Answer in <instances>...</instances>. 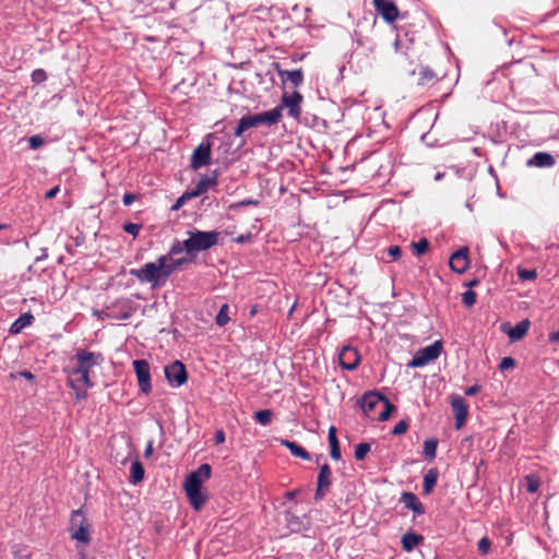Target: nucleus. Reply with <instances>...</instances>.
Wrapping results in <instances>:
<instances>
[{
    "mask_svg": "<svg viewBox=\"0 0 559 559\" xmlns=\"http://www.w3.org/2000/svg\"><path fill=\"white\" fill-rule=\"evenodd\" d=\"M29 148L37 150L44 144V139L40 135H33L28 139Z\"/></svg>",
    "mask_w": 559,
    "mask_h": 559,
    "instance_id": "nucleus-45",
    "label": "nucleus"
},
{
    "mask_svg": "<svg viewBox=\"0 0 559 559\" xmlns=\"http://www.w3.org/2000/svg\"><path fill=\"white\" fill-rule=\"evenodd\" d=\"M104 316L107 317V318H116V319L126 320V319H129L130 313L124 312V313H122L120 316H114L110 312H105Z\"/></svg>",
    "mask_w": 559,
    "mask_h": 559,
    "instance_id": "nucleus-56",
    "label": "nucleus"
},
{
    "mask_svg": "<svg viewBox=\"0 0 559 559\" xmlns=\"http://www.w3.org/2000/svg\"><path fill=\"white\" fill-rule=\"evenodd\" d=\"M211 466L204 463L189 474L185 481L186 493L195 510H200L206 501V497L202 493V484L211 477Z\"/></svg>",
    "mask_w": 559,
    "mask_h": 559,
    "instance_id": "nucleus-2",
    "label": "nucleus"
},
{
    "mask_svg": "<svg viewBox=\"0 0 559 559\" xmlns=\"http://www.w3.org/2000/svg\"><path fill=\"white\" fill-rule=\"evenodd\" d=\"M217 185V171L215 170L212 176L202 177L199 182L195 185L194 189L190 192H187V195L190 197H199L202 193L206 192L209 188Z\"/></svg>",
    "mask_w": 559,
    "mask_h": 559,
    "instance_id": "nucleus-21",
    "label": "nucleus"
},
{
    "mask_svg": "<svg viewBox=\"0 0 559 559\" xmlns=\"http://www.w3.org/2000/svg\"><path fill=\"white\" fill-rule=\"evenodd\" d=\"M538 481L537 480H534V479H528V484H527V491L528 492H535L537 491L538 489Z\"/></svg>",
    "mask_w": 559,
    "mask_h": 559,
    "instance_id": "nucleus-53",
    "label": "nucleus"
},
{
    "mask_svg": "<svg viewBox=\"0 0 559 559\" xmlns=\"http://www.w3.org/2000/svg\"><path fill=\"white\" fill-rule=\"evenodd\" d=\"M253 418L262 426L271 424L273 418V412L271 409H261L253 414Z\"/></svg>",
    "mask_w": 559,
    "mask_h": 559,
    "instance_id": "nucleus-32",
    "label": "nucleus"
},
{
    "mask_svg": "<svg viewBox=\"0 0 559 559\" xmlns=\"http://www.w3.org/2000/svg\"><path fill=\"white\" fill-rule=\"evenodd\" d=\"M394 47H395L396 50H399V47H400V40L399 39H396L394 41Z\"/></svg>",
    "mask_w": 559,
    "mask_h": 559,
    "instance_id": "nucleus-64",
    "label": "nucleus"
},
{
    "mask_svg": "<svg viewBox=\"0 0 559 559\" xmlns=\"http://www.w3.org/2000/svg\"><path fill=\"white\" fill-rule=\"evenodd\" d=\"M556 164L555 157L548 152H537L527 162L528 167L549 168Z\"/></svg>",
    "mask_w": 559,
    "mask_h": 559,
    "instance_id": "nucleus-20",
    "label": "nucleus"
},
{
    "mask_svg": "<svg viewBox=\"0 0 559 559\" xmlns=\"http://www.w3.org/2000/svg\"><path fill=\"white\" fill-rule=\"evenodd\" d=\"M451 407L455 416V428L461 429L465 424L468 415V405L460 395L452 397Z\"/></svg>",
    "mask_w": 559,
    "mask_h": 559,
    "instance_id": "nucleus-16",
    "label": "nucleus"
},
{
    "mask_svg": "<svg viewBox=\"0 0 559 559\" xmlns=\"http://www.w3.org/2000/svg\"><path fill=\"white\" fill-rule=\"evenodd\" d=\"M255 313H257V306H252L250 311H249V316L253 317V316H255Z\"/></svg>",
    "mask_w": 559,
    "mask_h": 559,
    "instance_id": "nucleus-61",
    "label": "nucleus"
},
{
    "mask_svg": "<svg viewBox=\"0 0 559 559\" xmlns=\"http://www.w3.org/2000/svg\"><path fill=\"white\" fill-rule=\"evenodd\" d=\"M328 439H329L330 447L334 445V444L335 445L340 444L337 437H336V428L334 426H331L329 428Z\"/></svg>",
    "mask_w": 559,
    "mask_h": 559,
    "instance_id": "nucleus-46",
    "label": "nucleus"
},
{
    "mask_svg": "<svg viewBox=\"0 0 559 559\" xmlns=\"http://www.w3.org/2000/svg\"><path fill=\"white\" fill-rule=\"evenodd\" d=\"M476 293L468 289L462 294V302L465 307L471 308L476 304Z\"/></svg>",
    "mask_w": 559,
    "mask_h": 559,
    "instance_id": "nucleus-37",
    "label": "nucleus"
},
{
    "mask_svg": "<svg viewBox=\"0 0 559 559\" xmlns=\"http://www.w3.org/2000/svg\"><path fill=\"white\" fill-rule=\"evenodd\" d=\"M94 314L97 316L100 319H104L103 312L98 310H94Z\"/></svg>",
    "mask_w": 559,
    "mask_h": 559,
    "instance_id": "nucleus-63",
    "label": "nucleus"
},
{
    "mask_svg": "<svg viewBox=\"0 0 559 559\" xmlns=\"http://www.w3.org/2000/svg\"><path fill=\"white\" fill-rule=\"evenodd\" d=\"M340 366L345 370H355L360 362V355L355 347L349 345L343 346L338 354Z\"/></svg>",
    "mask_w": 559,
    "mask_h": 559,
    "instance_id": "nucleus-13",
    "label": "nucleus"
},
{
    "mask_svg": "<svg viewBox=\"0 0 559 559\" xmlns=\"http://www.w3.org/2000/svg\"><path fill=\"white\" fill-rule=\"evenodd\" d=\"M257 204H258V201L251 200V199H247V200H242L239 203H237L236 206H247V205H257Z\"/></svg>",
    "mask_w": 559,
    "mask_h": 559,
    "instance_id": "nucleus-57",
    "label": "nucleus"
},
{
    "mask_svg": "<svg viewBox=\"0 0 559 559\" xmlns=\"http://www.w3.org/2000/svg\"><path fill=\"white\" fill-rule=\"evenodd\" d=\"M183 243H185V240L183 241L175 240L171 243L168 252L165 255L171 259L174 255L182 253L183 251H186V245H183Z\"/></svg>",
    "mask_w": 559,
    "mask_h": 559,
    "instance_id": "nucleus-35",
    "label": "nucleus"
},
{
    "mask_svg": "<svg viewBox=\"0 0 559 559\" xmlns=\"http://www.w3.org/2000/svg\"><path fill=\"white\" fill-rule=\"evenodd\" d=\"M140 229H141V225L135 224V223H127L123 225V230L126 233L132 235L133 237L138 236Z\"/></svg>",
    "mask_w": 559,
    "mask_h": 559,
    "instance_id": "nucleus-43",
    "label": "nucleus"
},
{
    "mask_svg": "<svg viewBox=\"0 0 559 559\" xmlns=\"http://www.w3.org/2000/svg\"><path fill=\"white\" fill-rule=\"evenodd\" d=\"M32 81L34 83H41L47 80V73L43 69H36L32 72Z\"/></svg>",
    "mask_w": 559,
    "mask_h": 559,
    "instance_id": "nucleus-42",
    "label": "nucleus"
},
{
    "mask_svg": "<svg viewBox=\"0 0 559 559\" xmlns=\"http://www.w3.org/2000/svg\"><path fill=\"white\" fill-rule=\"evenodd\" d=\"M169 260H170V258H168L166 255H160L156 260L163 286L166 284V282L170 277V275L173 273H175V270H173V267H171V263L168 262Z\"/></svg>",
    "mask_w": 559,
    "mask_h": 559,
    "instance_id": "nucleus-24",
    "label": "nucleus"
},
{
    "mask_svg": "<svg viewBox=\"0 0 559 559\" xmlns=\"http://www.w3.org/2000/svg\"><path fill=\"white\" fill-rule=\"evenodd\" d=\"M549 341L552 343H559V330L549 336Z\"/></svg>",
    "mask_w": 559,
    "mask_h": 559,
    "instance_id": "nucleus-59",
    "label": "nucleus"
},
{
    "mask_svg": "<svg viewBox=\"0 0 559 559\" xmlns=\"http://www.w3.org/2000/svg\"><path fill=\"white\" fill-rule=\"evenodd\" d=\"M193 197L187 195V192L183 193L181 197H179L176 201V203L173 205L171 210L177 211L179 210L187 200L192 199Z\"/></svg>",
    "mask_w": 559,
    "mask_h": 559,
    "instance_id": "nucleus-48",
    "label": "nucleus"
},
{
    "mask_svg": "<svg viewBox=\"0 0 559 559\" xmlns=\"http://www.w3.org/2000/svg\"><path fill=\"white\" fill-rule=\"evenodd\" d=\"M374 10L389 24H392L399 17L400 11L392 0H372Z\"/></svg>",
    "mask_w": 559,
    "mask_h": 559,
    "instance_id": "nucleus-11",
    "label": "nucleus"
},
{
    "mask_svg": "<svg viewBox=\"0 0 559 559\" xmlns=\"http://www.w3.org/2000/svg\"><path fill=\"white\" fill-rule=\"evenodd\" d=\"M282 444L286 447L294 456L300 457L302 460H310L309 452L299 444H297L296 442L289 440H282Z\"/></svg>",
    "mask_w": 559,
    "mask_h": 559,
    "instance_id": "nucleus-28",
    "label": "nucleus"
},
{
    "mask_svg": "<svg viewBox=\"0 0 559 559\" xmlns=\"http://www.w3.org/2000/svg\"><path fill=\"white\" fill-rule=\"evenodd\" d=\"M71 538L84 544H90V524L81 509L74 510L70 520Z\"/></svg>",
    "mask_w": 559,
    "mask_h": 559,
    "instance_id": "nucleus-7",
    "label": "nucleus"
},
{
    "mask_svg": "<svg viewBox=\"0 0 559 559\" xmlns=\"http://www.w3.org/2000/svg\"><path fill=\"white\" fill-rule=\"evenodd\" d=\"M408 427H409V419H402L394 426V428L392 429L391 432L394 436H400V435L405 433L407 431Z\"/></svg>",
    "mask_w": 559,
    "mask_h": 559,
    "instance_id": "nucleus-38",
    "label": "nucleus"
},
{
    "mask_svg": "<svg viewBox=\"0 0 559 559\" xmlns=\"http://www.w3.org/2000/svg\"><path fill=\"white\" fill-rule=\"evenodd\" d=\"M330 455L335 461L341 459L342 453H341L340 444H337V445L334 444V445L330 447Z\"/></svg>",
    "mask_w": 559,
    "mask_h": 559,
    "instance_id": "nucleus-49",
    "label": "nucleus"
},
{
    "mask_svg": "<svg viewBox=\"0 0 559 559\" xmlns=\"http://www.w3.org/2000/svg\"><path fill=\"white\" fill-rule=\"evenodd\" d=\"M401 253H402V250L399 246L394 245V246H390L388 248V254L393 259V260H396L401 257Z\"/></svg>",
    "mask_w": 559,
    "mask_h": 559,
    "instance_id": "nucleus-47",
    "label": "nucleus"
},
{
    "mask_svg": "<svg viewBox=\"0 0 559 559\" xmlns=\"http://www.w3.org/2000/svg\"><path fill=\"white\" fill-rule=\"evenodd\" d=\"M478 284H479V280L478 278H473L469 282L465 283V286L472 288V287L477 286Z\"/></svg>",
    "mask_w": 559,
    "mask_h": 559,
    "instance_id": "nucleus-60",
    "label": "nucleus"
},
{
    "mask_svg": "<svg viewBox=\"0 0 559 559\" xmlns=\"http://www.w3.org/2000/svg\"><path fill=\"white\" fill-rule=\"evenodd\" d=\"M477 548L481 555H488L491 548V540L487 536L480 538L477 543Z\"/></svg>",
    "mask_w": 559,
    "mask_h": 559,
    "instance_id": "nucleus-39",
    "label": "nucleus"
},
{
    "mask_svg": "<svg viewBox=\"0 0 559 559\" xmlns=\"http://www.w3.org/2000/svg\"><path fill=\"white\" fill-rule=\"evenodd\" d=\"M188 238L185 240L186 253L205 251L218 243L219 233L216 230L201 231L198 229L188 230Z\"/></svg>",
    "mask_w": 559,
    "mask_h": 559,
    "instance_id": "nucleus-4",
    "label": "nucleus"
},
{
    "mask_svg": "<svg viewBox=\"0 0 559 559\" xmlns=\"http://www.w3.org/2000/svg\"><path fill=\"white\" fill-rule=\"evenodd\" d=\"M480 390V386L475 384L465 389V394L468 396L475 395Z\"/></svg>",
    "mask_w": 559,
    "mask_h": 559,
    "instance_id": "nucleus-54",
    "label": "nucleus"
},
{
    "mask_svg": "<svg viewBox=\"0 0 559 559\" xmlns=\"http://www.w3.org/2000/svg\"><path fill=\"white\" fill-rule=\"evenodd\" d=\"M251 128H258L253 115H246L240 118L237 128L235 129L234 135L240 138L247 130Z\"/></svg>",
    "mask_w": 559,
    "mask_h": 559,
    "instance_id": "nucleus-26",
    "label": "nucleus"
},
{
    "mask_svg": "<svg viewBox=\"0 0 559 559\" xmlns=\"http://www.w3.org/2000/svg\"><path fill=\"white\" fill-rule=\"evenodd\" d=\"M468 265L469 260L467 247H462L451 254L449 266L453 272L463 274L468 269Z\"/></svg>",
    "mask_w": 559,
    "mask_h": 559,
    "instance_id": "nucleus-15",
    "label": "nucleus"
},
{
    "mask_svg": "<svg viewBox=\"0 0 559 559\" xmlns=\"http://www.w3.org/2000/svg\"><path fill=\"white\" fill-rule=\"evenodd\" d=\"M153 454V440H150L144 450V457L148 459Z\"/></svg>",
    "mask_w": 559,
    "mask_h": 559,
    "instance_id": "nucleus-55",
    "label": "nucleus"
},
{
    "mask_svg": "<svg viewBox=\"0 0 559 559\" xmlns=\"http://www.w3.org/2000/svg\"><path fill=\"white\" fill-rule=\"evenodd\" d=\"M424 540L421 535L415 534L413 532H408L402 537V547L405 551H412L418 544Z\"/></svg>",
    "mask_w": 559,
    "mask_h": 559,
    "instance_id": "nucleus-27",
    "label": "nucleus"
},
{
    "mask_svg": "<svg viewBox=\"0 0 559 559\" xmlns=\"http://www.w3.org/2000/svg\"><path fill=\"white\" fill-rule=\"evenodd\" d=\"M214 442L215 444H222L225 442V432L222 429L215 431Z\"/></svg>",
    "mask_w": 559,
    "mask_h": 559,
    "instance_id": "nucleus-51",
    "label": "nucleus"
},
{
    "mask_svg": "<svg viewBox=\"0 0 559 559\" xmlns=\"http://www.w3.org/2000/svg\"><path fill=\"white\" fill-rule=\"evenodd\" d=\"M429 241L426 238H420L418 241L412 242V247L417 255H421L429 250Z\"/></svg>",
    "mask_w": 559,
    "mask_h": 559,
    "instance_id": "nucleus-34",
    "label": "nucleus"
},
{
    "mask_svg": "<svg viewBox=\"0 0 559 559\" xmlns=\"http://www.w3.org/2000/svg\"><path fill=\"white\" fill-rule=\"evenodd\" d=\"M515 366V359L508 356V357H503L499 364V369L500 370H507V369H510V368H513Z\"/></svg>",
    "mask_w": 559,
    "mask_h": 559,
    "instance_id": "nucleus-44",
    "label": "nucleus"
},
{
    "mask_svg": "<svg viewBox=\"0 0 559 559\" xmlns=\"http://www.w3.org/2000/svg\"><path fill=\"white\" fill-rule=\"evenodd\" d=\"M273 66L283 83L289 81L294 87H298L304 83V72L301 69L288 71L283 70L280 63H274Z\"/></svg>",
    "mask_w": 559,
    "mask_h": 559,
    "instance_id": "nucleus-17",
    "label": "nucleus"
},
{
    "mask_svg": "<svg viewBox=\"0 0 559 559\" xmlns=\"http://www.w3.org/2000/svg\"><path fill=\"white\" fill-rule=\"evenodd\" d=\"M134 372L136 374L140 391L144 394H150L152 391L151 384V368L145 359H136L132 362Z\"/></svg>",
    "mask_w": 559,
    "mask_h": 559,
    "instance_id": "nucleus-9",
    "label": "nucleus"
},
{
    "mask_svg": "<svg viewBox=\"0 0 559 559\" xmlns=\"http://www.w3.org/2000/svg\"><path fill=\"white\" fill-rule=\"evenodd\" d=\"M35 318L31 312L21 314L10 326V334H19L23 329L29 326L34 322Z\"/></svg>",
    "mask_w": 559,
    "mask_h": 559,
    "instance_id": "nucleus-23",
    "label": "nucleus"
},
{
    "mask_svg": "<svg viewBox=\"0 0 559 559\" xmlns=\"http://www.w3.org/2000/svg\"><path fill=\"white\" fill-rule=\"evenodd\" d=\"M253 116H254L258 127L261 124H266V126L276 124L277 122H280V120L283 116L282 106H276L275 108H273L269 111L260 112V114H257Z\"/></svg>",
    "mask_w": 559,
    "mask_h": 559,
    "instance_id": "nucleus-18",
    "label": "nucleus"
},
{
    "mask_svg": "<svg viewBox=\"0 0 559 559\" xmlns=\"http://www.w3.org/2000/svg\"><path fill=\"white\" fill-rule=\"evenodd\" d=\"M19 374L27 380H33L34 379V374L28 371V370H22L19 372Z\"/></svg>",
    "mask_w": 559,
    "mask_h": 559,
    "instance_id": "nucleus-58",
    "label": "nucleus"
},
{
    "mask_svg": "<svg viewBox=\"0 0 559 559\" xmlns=\"http://www.w3.org/2000/svg\"><path fill=\"white\" fill-rule=\"evenodd\" d=\"M136 199V194L133 193H124L122 197V202L124 206H129Z\"/></svg>",
    "mask_w": 559,
    "mask_h": 559,
    "instance_id": "nucleus-50",
    "label": "nucleus"
},
{
    "mask_svg": "<svg viewBox=\"0 0 559 559\" xmlns=\"http://www.w3.org/2000/svg\"><path fill=\"white\" fill-rule=\"evenodd\" d=\"M331 477H332V471L329 464H323L320 467L318 479H317V490L314 493V500L319 501L324 498L326 492L330 489L331 486Z\"/></svg>",
    "mask_w": 559,
    "mask_h": 559,
    "instance_id": "nucleus-14",
    "label": "nucleus"
},
{
    "mask_svg": "<svg viewBox=\"0 0 559 559\" xmlns=\"http://www.w3.org/2000/svg\"><path fill=\"white\" fill-rule=\"evenodd\" d=\"M213 134H207L206 139L203 140L193 151L190 158V167L193 170H198L204 166L210 165L212 155V143L210 139Z\"/></svg>",
    "mask_w": 559,
    "mask_h": 559,
    "instance_id": "nucleus-8",
    "label": "nucleus"
},
{
    "mask_svg": "<svg viewBox=\"0 0 559 559\" xmlns=\"http://www.w3.org/2000/svg\"><path fill=\"white\" fill-rule=\"evenodd\" d=\"M228 311H229L228 304L222 305V307L219 308L218 313L215 317V323L218 326H225L230 321V318L228 316Z\"/></svg>",
    "mask_w": 559,
    "mask_h": 559,
    "instance_id": "nucleus-33",
    "label": "nucleus"
},
{
    "mask_svg": "<svg viewBox=\"0 0 559 559\" xmlns=\"http://www.w3.org/2000/svg\"><path fill=\"white\" fill-rule=\"evenodd\" d=\"M438 440L430 438L424 442V455L427 460L432 461L437 455Z\"/></svg>",
    "mask_w": 559,
    "mask_h": 559,
    "instance_id": "nucleus-30",
    "label": "nucleus"
},
{
    "mask_svg": "<svg viewBox=\"0 0 559 559\" xmlns=\"http://www.w3.org/2000/svg\"><path fill=\"white\" fill-rule=\"evenodd\" d=\"M357 404L361 407L364 414L367 417H371L372 413L378 408V406H382V411L378 415L379 421L388 420L391 414L396 409V407L389 401L386 396L377 391H369L365 393L357 401Z\"/></svg>",
    "mask_w": 559,
    "mask_h": 559,
    "instance_id": "nucleus-3",
    "label": "nucleus"
},
{
    "mask_svg": "<svg viewBox=\"0 0 559 559\" xmlns=\"http://www.w3.org/2000/svg\"><path fill=\"white\" fill-rule=\"evenodd\" d=\"M165 377L170 386L179 388L187 382L188 372L181 361L175 360L165 367Z\"/></svg>",
    "mask_w": 559,
    "mask_h": 559,
    "instance_id": "nucleus-10",
    "label": "nucleus"
},
{
    "mask_svg": "<svg viewBox=\"0 0 559 559\" xmlns=\"http://www.w3.org/2000/svg\"><path fill=\"white\" fill-rule=\"evenodd\" d=\"M191 262H192V259L187 258V257L174 259L170 261L171 267H173V270H175V272L180 270L183 265L191 263Z\"/></svg>",
    "mask_w": 559,
    "mask_h": 559,
    "instance_id": "nucleus-41",
    "label": "nucleus"
},
{
    "mask_svg": "<svg viewBox=\"0 0 559 559\" xmlns=\"http://www.w3.org/2000/svg\"><path fill=\"white\" fill-rule=\"evenodd\" d=\"M129 274L141 284H150L153 289L163 286L157 262H147L139 269H131Z\"/></svg>",
    "mask_w": 559,
    "mask_h": 559,
    "instance_id": "nucleus-5",
    "label": "nucleus"
},
{
    "mask_svg": "<svg viewBox=\"0 0 559 559\" xmlns=\"http://www.w3.org/2000/svg\"><path fill=\"white\" fill-rule=\"evenodd\" d=\"M530 325H531L530 320L524 319V320L520 321L519 323H516L514 326L509 328L508 330L503 329V332L508 334L509 338L512 342H516L526 335V333L530 329Z\"/></svg>",
    "mask_w": 559,
    "mask_h": 559,
    "instance_id": "nucleus-22",
    "label": "nucleus"
},
{
    "mask_svg": "<svg viewBox=\"0 0 559 559\" xmlns=\"http://www.w3.org/2000/svg\"><path fill=\"white\" fill-rule=\"evenodd\" d=\"M518 275L522 281H533L537 277V272L535 270L528 269H519Z\"/></svg>",
    "mask_w": 559,
    "mask_h": 559,
    "instance_id": "nucleus-40",
    "label": "nucleus"
},
{
    "mask_svg": "<svg viewBox=\"0 0 559 559\" xmlns=\"http://www.w3.org/2000/svg\"><path fill=\"white\" fill-rule=\"evenodd\" d=\"M59 190H60L59 186H55L53 188H51L50 190H48L45 193V199H47V200L53 199L58 194Z\"/></svg>",
    "mask_w": 559,
    "mask_h": 559,
    "instance_id": "nucleus-52",
    "label": "nucleus"
},
{
    "mask_svg": "<svg viewBox=\"0 0 559 559\" xmlns=\"http://www.w3.org/2000/svg\"><path fill=\"white\" fill-rule=\"evenodd\" d=\"M370 444L367 442H361L355 448V459L357 461H362L367 454L370 452Z\"/></svg>",
    "mask_w": 559,
    "mask_h": 559,
    "instance_id": "nucleus-36",
    "label": "nucleus"
},
{
    "mask_svg": "<svg viewBox=\"0 0 559 559\" xmlns=\"http://www.w3.org/2000/svg\"><path fill=\"white\" fill-rule=\"evenodd\" d=\"M419 80L418 83L420 85H426L432 82L436 79V73L429 68L421 66L418 71Z\"/></svg>",
    "mask_w": 559,
    "mask_h": 559,
    "instance_id": "nucleus-31",
    "label": "nucleus"
},
{
    "mask_svg": "<svg viewBox=\"0 0 559 559\" xmlns=\"http://www.w3.org/2000/svg\"><path fill=\"white\" fill-rule=\"evenodd\" d=\"M442 352V342L436 341L432 344L418 349L413 358L407 362L408 368H420L428 362L436 360Z\"/></svg>",
    "mask_w": 559,
    "mask_h": 559,
    "instance_id": "nucleus-6",
    "label": "nucleus"
},
{
    "mask_svg": "<svg viewBox=\"0 0 559 559\" xmlns=\"http://www.w3.org/2000/svg\"><path fill=\"white\" fill-rule=\"evenodd\" d=\"M130 477L131 483L138 484L141 483L144 478V468L140 461L135 460L132 462L130 467Z\"/></svg>",
    "mask_w": 559,
    "mask_h": 559,
    "instance_id": "nucleus-29",
    "label": "nucleus"
},
{
    "mask_svg": "<svg viewBox=\"0 0 559 559\" xmlns=\"http://www.w3.org/2000/svg\"><path fill=\"white\" fill-rule=\"evenodd\" d=\"M76 367L70 371L69 386L74 390L75 399L81 401L86 397L87 390L93 386L90 372L95 366L104 361L102 353H94L87 349H78L75 353Z\"/></svg>",
    "mask_w": 559,
    "mask_h": 559,
    "instance_id": "nucleus-1",
    "label": "nucleus"
},
{
    "mask_svg": "<svg viewBox=\"0 0 559 559\" xmlns=\"http://www.w3.org/2000/svg\"><path fill=\"white\" fill-rule=\"evenodd\" d=\"M438 477H439V471L436 467L430 468L425 474L424 483H423L424 495H429L430 492H432L433 488L437 485Z\"/></svg>",
    "mask_w": 559,
    "mask_h": 559,
    "instance_id": "nucleus-25",
    "label": "nucleus"
},
{
    "mask_svg": "<svg viewBox=\"0 0 559 559\" xmlns=\"http://www.w3.org/2000/svg\"><path fill=\"white\" fill-rule=\"evenodd\" d=\"M302 95L299 92H293L292 94L284 93L282 96V103L278 106H282V109L286 107L288 109V115L294 119H299L301 115V103Z\"/></svg>",
    "mask_w": 559,
    "mask_h": 559,
    "instance_id": "nucleus-12",
    "label": "nucleus"
},
{
    "mask_svg": "<svg viewBox=\"0 0 559 559\" xmlns=\"http://www.w3.org/2000/svg\"><path fill=\"white\" fill-rule=\"evenodd\" d=\"M295 495H296V492H295V491H288V492L286 493V498H287V499H293V498L295 497Z\"/></svg>",
    "mask_w": 559,
    "mask_h": 559,
    "instance_id": "nucleus-62",
    "label": "nucleus"
},
{
    "mask_svg": "<svg viewBox=\"0 0 559 559\" xmlns=\"http://www.w3.org/2000/svg\"><path fill=\"white\" fill-rule=\"evenodd\" d=\"M400 501L404 503L406 509L412 510L416 515L425 514V507L417 496L411 491H403Z\"/></svg>",
    "mask_w": 559,
    "mask_h": 559,
    "instance_id": "nucleus-19",
    "label": "nucleus"
}]
</instances>
